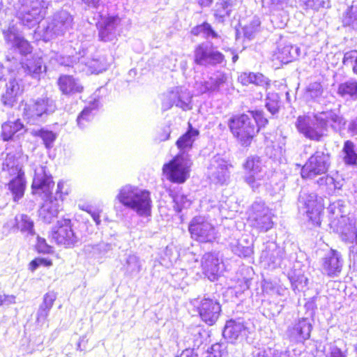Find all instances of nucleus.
<instances>
[{
	"label": "nucleus",
	"instance_id": "obj_39",
	"mask_svg": "<svg viewBox=\"0 0 357 357\" xmlns=\"http://www.w3.org/2000/svg\"><path fill=\"white\" fill-rule=\"evenodd\" d=\"M169 195L173 201L174 210L177 213L189 208L193 202V197L190 194H185L181 191H172Z\"/></svg>",
	"mask_w": 357,
	"mask_h": 357
},
{
	"label": "nucleus",
	"instance_id": "obj_30",
	"mask_svg": "<svg viewBox=\"0 0 357 357\" xmlns=\"http://www.w3.org/2000/svg\"><path fill=\"white\" fill-rule=\"evenodd\" d=\"M206 332L201 326H192L188 328L184 341L187 348L193 349L198 352L206 340Z\"/></svg>",
	"mask_w": 357,
	"mask_h": 357
},
{
	"label": "nucleus",
	"instance_id": "obj_11",
	"mask_svg": "<svg viewBox=\"0 0 357 357\" xmlns=\"http://www.w3.org/2000/svg\"><path fill=\"white\" fill-rule=\"evenodd\" d=\"M331 166V154L324 146L317 149L301 168V175L304 179H313L317 176L326 174Z\"/></svg>",
	"mask_w": 357,
	"mask_h": 357
},
{
	"label": "nucleus",
	"instance_id": "obj_3",
	"mask_svg": "<svg viewBox=\"0 0 357 357\" xmlns=\"http://www.w3.org/2000/svg\"><path fill=\"white\" fill-rule=\"evenodd\" d=\"M3 34L5 41L13 48V50L24 56L20 61L24 73L33 79L39 80L42 74L46 71V66L44 65L42 57L38 55H30V58H26L32 52V46L28 40L16 33L13 29L9 28L3 31Z\"/></svg>",
	"mask_w": 357,
	"mask_h": 357
},
{
	"label": "nucleus",
	"instance_id": "obj_32",
	"mask_svg": "<svg viewBox=\"0 0 357 357\" xmlns=\"http://www.w3.org/2000/svg\"><path fill=\"white\" fill-rule=\"evenodd\" d=\"M20 80L15 78L10 79L6 84V91L1 96V102L4 106L13 107L17 101V96L23 91Z\"/></svg>",
	"mask_w": 357,
	"mask_h": 357
},
{
	"label": "nucleus",
	"instance_id": "obj_21",
	"mask_svg": "<svg viewBox=\"0 0 357 357\" xmlns=\"http://www.w3.org/2000/svg\"><path fill=\"white\" fill-rule=\"evenodd\" d=\"M225 61V56L220 51L209 48L206 45H198L194 51V62L199 66H216Z\"/></svg>",
	"mask_w": 357,
	"mask_h": 357
},
{
	"label": "nucleus",
	"instance_id": "obj_28",
	"mask_svg": "<svg viewBox=\"0 0 357 357\" xmlns=\"http://www.w3.org/2000/svg\"><path fill=\"white\" fill-rule=\"evenodd\" d=\"M57 84L61 93L66 96L81 93L84 90L79 81L73 75H61L57 80Z\"/></svg>",
	"mask_w": 357,
	"mask_h": 357
},
{
	"label": "nucleus",
	"instance_id": "obj_61",
	"mask_svg": "<svg viewBox=\"0 0 357 357\" xmlns=\"http://www.w3.org/2000/svg\"><path fill=\"white\" fill-rule=\"evenodd\" d=\"M211 351L207 357H228L225 343H215L211 346Z\"/></svg>",
	"mask_w": 357,
	"mask_h": 357
},
{
	"label": "nucleus",
	"instance_id": "obj_44",
	"mask_svg": "<svg viewBox=\"0 0 357 357\" xmlns=\"http://www.w3.org/2000/svg\"><path fill=\"white\" fill-rule=\"evenodd\" d=\"M229 248L234 255L240 257H250L253 253L252 243L245 239L233 240L229 243Z\"/></svg>",
	"mask_w": 357,
	"mask_h": 357
},
{
	"label": "nucleus",
	"instance_id": "obj_50",
	"mask_svg": "<svg viewBox=\"0 0 357 357\" xmlns=\"http://www.w3.org/2000/svg\"><path fill=\"white\" fill-rule=\"evenodd\" d=\"M82 56L79 55L78 51L76 52L75 55L72 56H63L58 53H55L54 56L51 57V60H55V61L61 66L74 67L75 65L81 63Z\"/></svg>",
	"mask_w": 357,
	"mask_h": 357
},
{
	"label": "nucleus",
	"instance_id": "obj_26",
	"mask_svg": "<svg viewBox=\"0 0 357 357\" xmlns=\"http://www.w3.org/2000/svg\"><path fill=\"white\" fill-rule=\"evenodd\" d=\"M221 260L218 254L206 252L202 259V267L204 275L212 282L218 279L221 273Z\"/></svg>",
	"mask_w": 357,
	"mask_h": 357
},
{
	"label": "nucleus",
	"instance_id": "obj_2",
	"mask_svg": "<svg viewBox=\"0 0 357 357\" xmlns=\"http://www.w3.org/2000/svg\"><path fill=\"white\" fill-rule=\"evenodd\" d=\"M54 185L52 175L47 167L36 168L31 185L33 193L43 194L44 203L39 209V218L45 223H50L59 211L60 204L56 197H53L52 190Z\"/></svg>",
	"mask_w": 357,
	"mask_h": 357
},
{
	"label": "nucleus",
	"instance_id": "obj_19",
	"mask_svg": "<svg viewBox=\"0 0 357 357\" xmlns=\"http://www.w3.org/2000/svg\"><path fill=\"white\" fill-rule=\"evenodd\" d=\"M245 174L244 180L254 191L261 185V173L262 172L261 159L258 155H250L243 164Z\"/></svg>",
	"mask_w": 357,
	"mask_h": 357
},
{
	"label": "nucleus",
	"instance_id": "obj_60",
	"mask_svg": "<svg viewBox=\"0 0 357 357\" xmlns=\"http://www.w3.org/2000/svg\"><path fill=\"white\" fill-rule=\"evenodd\" d=\"M323 93V88L320 83H310L306 88L305 96L312 100H316L319 98Z\"/></svg>",
	"mask_w": 357,
	"mask_h": 357
},
{
	"label": "nucleus",
	"instance_id": "obj_64",
	"mask_svg": "<svg viewBox=\"0 0 357 357\" xmlns=\"http://www.w3.org/2000/svg\"><path fill=\"white\" fill-rule=\"evenodd\" d=\"M89 9L97 11L103 5L102 0H81Z\"/></svg>",
	"mask_w": 357,
	"mask_h": 357
},
{
	"label": "nucleus",
	"instance_id": "obj_8",
	"mask_svg": "<svg viewBox=\"0 0 357 357\" xmlns=\"http://www.w3.org/2000/svg\"><path fill=\"white\" fill-rule=\"evenodd\" d=\"M323 197L318 196L314 192H309L303 189L298 198V206L300 211L303 210L308 220L313 225H321V218L324 209L325 204Z\"/></svg>",
	"mask_w": 357,
	"mask_h": 357
},
{
	"label": "nucleus",
	"instance_id": "obj_34",
	"mask_svg": "<svg viewBox=\"0 0 357 357\" xmlns=\"http://www.w3.org/2000/svg\"><path fill=\"white\" fill-rule=\"evenodd\" d=\"M227 80L226 73L222 71H217L212 76L209 77L208 80L202 82L200 84L199 91L202 93H213L219 91Z\"/></svg>",
	"mask_w": 357,
	"mask_h": 357
},
{
	"label": "nucleus",
	"instance_id": "obj_31",
	"mask_svg": "<svg viewBox=\"0 0 357 357\" xmlns=\"http://www.w3.org/2000/svg\"><path fill=\"white\" fill-rule=\"evenodd\" d=\"M100 107L98 98H94L84 107L77 117V124L81 129L85 128L92 121Z\"/></svg>",
	"mask_w": 357,
	"mask_h": 357
},
{
	"label": "nucleus",
	"instance_id": "obj_55",
	"mask_svg": "<svg viewBox=\"0 0 357 357\" xmlns=\"http://www.w3.org/2000/svg\"><path fill=\"white\" fill-rule=\"evenodd\" d=\"M342 63L346 67L351 68L353 73L357 75V50L346 52L342 58Z\"/></svg>",
	"mask_w": 357,
	"mask_h": 357
},
{
	"label": "nucleus",
	"instance_id": "obj_33",
	"mask_svg": "<svg viewBox=\"0 0 357 357\" xmlns=\"http://www.w3.org/2000/svg\"><path fill=\"white\" fill-rule=\"evenodd\" d=\"M26 130L20 119L14 121H7L1 126V136L4 142L18 139L25 132Z\"/></svg>",
	"mask_w": 357,
	"mask_h": 357
},
{
	"label": "nucleus",
	"instance_id": "obj_25",
	"mask_svg": "<svg viewBox=\"0 0 357 357\" xmlns=\"http://www.w3.org/2000/svg\"><path fill=\"white\" fill-rule=\"evenodd\" d=\"M343 259L337 250L331 249L322 259V273L330 278L337 277L342 271Z\"/></svg>",
	"mask_w": 357,
	"mask_h": 357
},
{
	"label": "nucleus",
	"instance_id": "obj_20",
	"mask_svg": "<svg viewBox=\"0 0 357 357\" xmlns=\"http://www.w3.org/2000/svg\"><path fill=\"white\" fill-rule=\"evenodd\" d=\"M197 311L204 322L208 326H213L219 319L222 308L218 299L204 296L197 305Z\"/></svg>",
	"mask_w": 357,
	"mask_h": 357
},
{
	"label": "nucleus",
	"instance_id": "obj_4",
	"mask_svg": "<svg viewBox=\"0 0 357 357\" xmlns=\"http://www.w3.org/2000/svg\"><path fill=\"white\" fill-rule=\"evenodd\" d=\"M116 199L139 217L148 218L151 215L152 199L148 190L127 184L119 189Z\"/></svg>",
	"mask_w": 357,
	"mask_h": 357
},
{
	"label": "nucleus",
	"instance_id": "obj_47",
	"mask_svg": "<svg viewBox=\"0 0 357 357\" xmlns=\"http://www.w3.org/2000/svg\"><path fill=\"white\" fill-rule=\"evenodd\" d=\"M342 24L344 26L357 29V1H353L351 5L344 13Z\"/></svg>",
	"mask_w": 357,
	"mask_h": 357
},
{
	"label": "nucleus",
	"instance_id": "obj_52",
	"mask_svg": "<svg viewBox=\"0 0 357 357\" xmlns=\"http://www.w3.org/2000/svg\"><path fill=\"white\" fill-rule=\"evenodd\" d=\"M191 33L194 36H199L201 33H203L204 35V38H218V33L213 29L212 26L206 22H204L202 23L201 24H198L195 26H194L191 29Z\"/></svg>",
	"mask_w": 357,
	"mask_h": 357
},
{
	"label": "nucleus",
	"instance_id": "obj_27",
	"mask_svg": "<svg viewBox=\"0 0 357 357\" xmlns=\"http://www.w3.org/2000/svg\"><path fill=\"white\" fill-rule=\"evenodd\" d=\"M272 247L273 252L266 257L272 264V267L275 268L280 266L282 259L284 255L289 256L291 259L296 258V250L298 249L297 245L294 243H287L282 250L277 248L276 245L272 243L269 248Z\"/></svg>",
	"mask_w": 357,
	"mask_h": 357
},
{
	"label": "nucleus",
	"instance_id": "obj_10",
	"mask_svg": "<svg viewBox=\"0 0 357 357\" xmlns=\"http://www.w3.org/2000/svg\"><path fill=\"white\" fill-rule=\"evenodd\" d=\"M192 164L190 155L176 154L164 164L162 173L170 182L182 184L190 177Z\"/></svg>",
	"mask_w": 357,
	"mask_h": 357
},
{
	"label": "nucleus",
	"instance_id": "obj_1",
	"mask_svg": "<svg viewBox=\"0 0 357 357\" xmlns=\"http://www.w3.org/2000/svg\"><path fill=\"white\" fill-rule=\"evenodd\" d=\"M345 123V119L339 109H329L298 116L295 126L305 138L320 142L326 135L328 126L337 132L341 130Z\"/></svg>",
	"mask_w": 357,
	"mask_h": 357
},
{
	"label": "nucleus",
	"instance_id": "obj_13",
	"mask_svg": "<svg viewBox=\"0 0 357 357\" xmlns=\"http://www.w3.org/2000/svg\"><path fill=\"white\" fill-rule=\"evenodd\" d=\"M249 218L253 227L260 232H266L273 227L271 210L261 199L256 200L251 205Z\"/></svg>",
	"mask_w": 357,
	"mask_h": 357
},
{
	"label": "nucleus",
	"instance_id": "obj_40",
	"mask_svg": "<svg viewBox=\"0 0 357 357\" xmlns=\"http://www.w3.org/2000/svg\"><path fill=\"white\" fill-rule=\"evenodd\" d=\"M253 357H296L294 350L282 349L278 347L257 349L252 352Z\"/></svg>",
	"mask_w": 357,
	"mask_h": 357
},
{
	"label": "nucleus",
	"instance_id": "obj_12",
	"mask_svg": "<svg viewBox=\"0 0 357 357\" xmlns=\"http://www.w3.org/2000/svg\"><path fill=\"white\" fill-rule=\"evenodd\" d=\"M252 325L243 318L227 320L222 329V336L231 344L248 342L249 335L252 331Z\"/></svg>",
	"mask_w": 357,
	"mask_h": 357
},
{
	"label": "nucleus",
	"instance_id": "obj_58",
	"mask_svg": "<svg viewBox=\"0 0 357 357\" xmlns=\"http://www.w3.org/2000/svg\"><path fill=\"white\" fill-rule=\"evenodd\" d=\"M247 114L255 121V125L259 128V131L268 123V119L265 117L264 112L261 109L249 110Z\"/></svg>",
	"mask_w": 357,
	"mask_h": 357
},
{
	"label": "nucleus",
	"instance_id": "obj_46",
	"mask_svg": "<svg viewBox=\"0 0 357 357\" xmlns=\"http://www.w3.org/2000/svg\"><path fill=\"white\" fill-rule=\"evenodd\" d=\"M31 135L39 137L43 140V143L47 150L54 146V144L57 138V134L52 130L45 128H41L31 131Z\"/></svg>",
	"mask_w": 357,
	"mask_h": 357
},
{
	"label": "nucleus",
	"instance_id": "obj_57",
	"mask_svg": "<svg viewBox=\"0 0 357 357\" xmlns=\"http://www.w3.org/2000/svg\"><path fill=\"white\" fill-rule=\"evenodd\" d=\"M261 22L258 17L255 16L250 22L243 27L244 36L250 40L254 34L259 31Z\"/></svg>",
	"mask_w": 357,
	"mask_h": 357
},
{
	"label": "nucleus",
	"instance_id": "obj_7",
	"mask_svg": "<svg viewBox=\"0 0 357 357\" xmlns=\"http://www.w3.org/2000/svg\"><path fill=\"white\" fill-rule=\"evenodd\" d=\"M51 0H19L17 17L24 26L31 29L45 17Z\"/></svg>",
	"mask_w": 357,
	"mask_h": 357
},
{
	"label": "nucleus",
	"instance_id": "obj_22",
	"mask_svg": "<svg viewBox=\"0 0 357 357\" xmlns=\"http://www.w3.org/2000/svg\"><path fill=\"white\" fill-rule=\"evenodd\" d=\"M229 167L231 165L220 155H214L210 160L208 174L211 180L215 183L224 184L229 178Z\"/></svg>",
	"mask_w": 357,
	"mask_h": 357
},
{
	"label": "nucleus",
	"instance_id": "obj_45",
	"mask_svg": "<svg viewBox=\"0 0 357 357\" xmlns=\"http://www.w3.org/2000/svg\"><path fill=\"white\" fill-rule=\"evenodd\" d=\"M324 357H348V351L341 341L327 344L324 347Z\"/></svg>",
	"mask_w": 357,
	"mask_h": 357
},
{
	"label": "nucleus",
	"instance_id": "obj_63",
	"mask_svg": "<svg viewBox=\"0 0 357 357\" xmlns=\"http://www.w3.org/2000/svg\"><path fill=\"white\" fill-rule=\"evenodd\" d=\"M36 249L38 252L49 254L52 252V248L49 245L46 240L40 236L37 237Z\"/></svg>",
	"mask_w": 357,
	"mask_h": 357
},
{
	"label": "nucleus",
	"instance_id": "obj_9",
	"mask_svg": "<svg viewBox=\"0 0 357 357\" xmlns=\"http://www.w3.org/2000/svg\"><path fill=\"white\" fill-rule=\"evenodd\" d=\"M73 17L66 10L56 13L52 19L38 28L45 41H49L55 37L63 36L73 27Z\"/></svg>",
	"mask_w": 357,
	"mask_h": 357
},
{
	"label": "nucleus",
	"instance_id": "obj_36",
	"mask_svg": "<svg viewBox=\"0 0 357 357\" xmlns=\"http://www.w3.org/2000/svg\"><path fill=\"white\" fill-rule=\"evenodd\" d=\"M337 94L347 100H357V79L349 78L337 85Z\"/></svg>",
	"mask_w": 357,
	"mask_h": 357
},
{
	"label": "nucleus",
	"instance_id": "obj_53",
	"mask_svg": "<svg viewBox=\"0 0 357 357\" xmlns=\"http://www.w3.org/2000/svg\"><path fill=\"white\" fill-rule=\"evenodd\" d=\"M337 231L341 233V238L343 241L351 244H357V228L351 225L344 227H338Z\"/></svg>",
	"mask_w": 357,
	"mask_h": 357
},
{
	"label": "nucleus",
	"instance_id": "obj_59",
	"mask_svg": "<svg viewBox=\"0 0 357 357\" xmlns=\"http://www.w3.org/2000/svg\"><path fill=\"white\" fill-rule=\"evenodd\" d=\"M306 9L319 10L320 8H327L330 7L329 0H301Z\"/></svg>",
	"mask_w": 357,
	"mask_h": 357
},
{
	"label": "nucleus",
	"instance_id": "obj_14",
	"mask_svg": "<svg viewBox=\"0 0 357 357\" xmlns=\"http://www.w3.org/2000/svg\"><path fill=\"white\" fill-rule=\"evenodd\" d=\"M191 237L200 243L213 242L215 239V229L204 216L194 217L188 225Z\"/></svg>",
	"mask_w": 357,
	"mask_h": 357
},
{
	"label": "nucleus",
	"instance_id": "obj_16",
	"mask_svg": "<svg viewBox=\"0 0 357 357\" xmlns=\"http://www.w3.org/2000/svg\"><path fill=\"white\" fill-rule=\"evenodd\" d=\"M312 329L313 319L302 317L288 326L285 335L291 343L303 344L310 338Z\"/></svg>",
	"mask_w": 357,
	"mask_h": 357
},
{
	"label": "nucleus",
	"instance_id": "obj_42",
	"mask_svg": "<svg viewBox=\"0 0 357 357\" xmlns=\"http://www.w3.org/2000/svg\"><path fill=\"white\" fill-rule=\"evenodd\" d=\"M236 3L234 0H219L215 6L214 16L219 22H224L231 15Z\"/></svg>",
	"mask_w": 357,
	"mask_h": 357
},
{
	"label": "nucleus",
	"instance_id": "obj_6",
	"mask_svg": "<svg viewBox=\"0 0 357 357\" xmlns=\"http://www.w3.org/2000/svg\"><path fill=\"white\" fill-rule=\"evenodd\" d=\"M55 100L47 96L31 99L25 103L23 117L30 124L44 122L46 118L56 110Z\"/></svg>",
	"mask_w": 357,
	"mask_h": 357
},
{
	"label": "nucleus",
	"instance_id": "obj_23",
	"mask_svg": "<svg viewBox=\"0 0 357 357\" xmlns=\"http://www.w3.org/2000/svg\"><path fill=\"white\" fill-rule=\"evenodd\" d=\"M121 19L118 15L100 16L96 26L98 31V40L102 42H111L116 38V31Z\"/></svg>",
	"mask_w": 357,
	"mask_h": 357
},
{
	"label": "nucleus",
	"instance_id": "obj_54",
	"mask_svg": "<svg viewBox=\"0 0 357 357\" xmlns=\"http://www.w3.org/2000/svg\"><path fill=\"white\" fill-rule=\"evenodd\" d=\"M265 107L273 116L277 114L280 109V97L278 94L276 93H268L266 95Z\"/></svg>",
	"mask_w": 357,
	"mask_h": 357
},
{
	"label": "nucleus",
	"instance_id": "obj_62",
	"mask_svg": "<svg viewBox=\"0 0 357 357\" xmlns=\"http://www.w3.org/2000/svg\"><path fill=\"white\" fill-rule=\"evenodd\" d=\"M42 265L50 266L52 265V261L45 258H36L29 263V268L31 271L33 272Z\"/></svg>",
	"mask_w": 357,
	"mask_h": 357
},
{
	"label": "nucleus",
	"instance_id": "obj_38",
	"mask_svg": "<svg viewBox=\"0 0 357 357\" xmlns=\"http://www.w3.org/2000/svg\"><path fill=\"white\" fill-rule=\"evenodd\" d=\"M238 80L244 86L255 84L262 87H268L270 85V80L260 73L244 72L238 77Z\"/></svg>",
	"mask_w": 357,
	"mask_h": 357
},
{
	"label": "nucleus",
	"instance_id": "obj_5",
	"mask_svg": "<svg viewBox=\"0 0 357 357\" xmlns=\"http://www.w3.org/2000/svg\"><path fill=\"white\" fill-rule=\"evenodd\" d=\"M227 125L231 133L243 147L250 146L259 132V128L248 114L232 115Z\"/></svg>",
	"mask_w": 357,
	"mask_h": 357
},
{
	"label": "nucleus",
	"instance_id": "obj_41",
	"mask_svg": "<svg viewBox=\"0 0 357 357\" xmlns=\"http://www.w3.org/2000/svg\"><path fill=\"white\" fill-rule=\"evenodd\" d=\"M301 49L291 44L280 45L278 47V59L284 63H290L296 60L301 55Z\"/></svg>",
	"mask_w": 357,
	"mask_h": 357
},
{
	"label": "nucleus",
	"instance_id": "obj_51",
	"mask_svg": "<svg viewBox=\"0 0 357 357\" xmlns=\"http://www.w3.org/2000/svg\"><path fill=\"white\" fill-rule=\"evenodd\" d=\"M126 272L131 277L137 276L142 269V263L139 258L135 255H130L126 259L125 265Z\"/></svg>",
	"mask_w": 357,
	"mask_h": 357
},
{
	"label": "nucleus",
	"instance_id": "obj_29",
	"mask_svg": "<svg viewBox=\"0 0 357 357\" xmlns=\"http://www.w3.org/2000/svg\"><path fill=\"white\" fill-rule=\"evenodd\" d=\"M199 135V130L188 123L187 130L176 142V145L179 150L177 154L190 155L188 153L192 149L193 144Z\"/></svg>",
	"mask_w": 357,
	"mask_h": 357
},
{
	"label": "nucleus",
	"instance_id": "obj_43",
	"mask_svg": "<svg viewBox=\"0 0 357 357\" xmlns=\"http://www.w3.org/2000/svg\"><path fill=\"white\" fill-rule=\"evenodd\" d=\"M342 160L347 167L357 166V150L355 144L351 140L344 142L342 149Z\"/></svg>",
	"mask_w": 357,
	"mask_h": 357
},
{
	"label": "nucleus",
	"instance_id": "obj_24",
	"mask_svg": "<svg viewBox=\"0 0 357 357\" xmlns=\"http://www.w3.org/2000/svg\"><path fill=\"white\" fill-rule=\"evenodd\" d=\"M10 175H14L8 183V188L13 195L15 202H18L24 195L26 190V179L24 171L17 166L9 169Z\"/></svg>",
	"mask_w": 357,
	"mask_h": 357
},
{
	"label": "nucleus",
	"instance_id": "obj_37",
	"mask_svg": "<svg viewBox=\"0 0 357 357\" xmlns=\"http://www.w3.org/2000/svg\"><path fill=\"white\" fill-rule=\"evenodd\" d=\"M56 298V295L53 291L47 292L43 296V303L36 313V321L38 324L43 325L45 323Z\"/></svg>",
	"mask_w": 357,
	"mask_h": 357
},
{
	"label": "nucleus",
	"instance_id": "obj_15",
	"mask_svg": "<svg viewBox=\"0 0 357 357\" xmlns=\"http://www.w3.org/2000/svg\"><path fill=\"white\" fill-rule=\"evenodd\" d=\"M192 98L190 91L183 86H176L168 91L162 102V109L167 111L174 105L183 111L192 109Z\"/></svg>",
	"mask_w": 357,
	"mask_h": 357
},
{
	"label": "nucleus",
	"instance_id": "obj_49",
	"mask_svg": "<svg viewBox=\"0 0 357 357\" xmlns=\"http://www.w3.org/2000/svg\"><path fill=\"white\" fill-rule=\"evenodd\" d=\"M347 205L342 199H337L331 203L328 207V213L333 215L334 219L340 218L345 221L347 218Z\"/></svg>",
	"mask_w": 357,
	"mask_h": 357
},
{
	"label": "nucleus",
	"instance_id": "obj_48",
	"mask_svg": "<svg viewBox=\"0 0 357 357\" xmlns=\"http://www.w3.org/2000/svg\"><path fill=\"white\" fill-rule=\"evenodd\" d=\"M15 225L17 229L22 232H26L29 235H34V222L31 218L26 214H21L15 218Z\"/></svg>",
	"mask_w": 357,
	"mask_h": 357
},
{
	"label": "nucleus",
	"instance_id": "obj_35",
	"mask_svg": "<svg viewBox=\"0 0 357 357\" xmlns=\"http://www.w3.org/2000/svg\"><path fill=\"white\" fill-rule=\"evenodd\" d=\"M316 183L319 186V190L331 195L335 193L337 190L342 188L344 180L339 178L337 176L335 178L330 175H326L319 177Z\"/></svg>",
	"mask_w": 357,
	"mask_h": 357
},
{
	"label": "nucleus",
	"instance_id": "obj_17",
	"mask_svg": "<svg viewBox=\"0 0 357 357\" xmlns=\"http://www.w3.org/2000/svg\"><path fill=\"white\" fill-rule=\"evenodd\" d=\"M89 48L85 44H81L78 48V54L81 55V64L86 66L91 73L98 74L105 71L114 61L112 55L97 53L91 59L86 57Z\"/></svg>",
	"mask_w": 357,
	"mask_h": 357
},
{
	"label": "nucleus",
	"instance_id": "obj_56",
	"mask_svg": "<svg viewBox=\"0 0 357 357\" xmlns=\"http://www.w3.org/2000/svg\"><path fill=\"white\" fill-rule=\"evenodd\" d=\"M288 278L290 280L291 288L295 293L296 291H302L307 285L308 280L303 275H289Z\"/></svg>",
	"mask_w": 357,
	"mask_h": 357
},
{
	"label": "nucleus",
	"instance_id": "obj_18",
	"mask_svg": "<svg viewBox=\"0 0 357 357\" xmlns=\"http://www.w3.org/2000/svg\"><path fill=\"white\" fill-rule=\"evenodd\" d=\"M52 238L59 245L66 248L74 247L79 238L73 229L70 219H61L57 221L56 225L52 229Z\"/></svg>",
	"mask_w": 357,
	"mask_h": 357
}]
</instances>
